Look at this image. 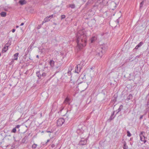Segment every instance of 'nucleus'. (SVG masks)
<instances>
[{
	"label": "nucleus",
	"mask_w": 149,
	"mask_h": 149,
	"mask_svg": "<svg viewBox=\"0 0 149 149\" xmlns=\"http://www.w3.org/2000/svg\"><path fill=\"white\" fill-rule=\"evenodd\" d=\"M76 37L77 44V47L80 50L86 45L87 37L82 30H80L78 31Z\"/></svg>",
	"instance_id": "1"
},
{
	"label": "nucleus",
	"mask_w": 149,
	"mask_h": 149,
	"mask_svg": "<svg viewBox=\"0 0 149 149\" xmlns=\"http://www.w3.org/2000/svg\"><path fill=\"white\" fill-rule=\"evenodd\" d=\"M106 47L103 45L100 46L96 49V55L101 58L106 50Z\"/></svg>",
	"instance_id": "2"
},
{
	"label": "nucleus",
	"mask_w": 149,
	"mask_h": 149,
	"mask_svg": "<svg viewBox=\"0 0 149 149\" xmlns=\"http://www.w3.org/2000/svg\"><path fill=\"white\" fill-rule=\"evenodd\" d=\"M107 3V0H98L93 6L94 7H96L98 8H101L104 6L106 5Z\"/></svg>",
	"instance_id": "3"
},
{
	"label": "nucleus",
	"mask_w": 149,
	"mask_h": 149,
	"mask_svg": "<svg viewBox=\"0 0 149 149\" xmlns=\"http://www.w3.org/2000/svg\"><path fill=\"white\" fill-rule=\"evenodd\" d=\"M36 75L39 79H42L46 76V73L41 71H39L36 72Z\"/></svg>",
	"instance_id": "4"
},
{
	"label": "nucleus",
	"mask_w": 149,
	"mask_h": 149,
	"mask_svg": "<svg viewBox=\"0 0 149 149\" xmlns=\"http://www.w3.org/2000/svg\"><path fill=\"white\" fill-rule=\"evenodd\" d=\"M70 99L68 97H67L65 99V100L63 102V104H62L61 107L60 108V111L61 112L64 109L65 106H63V105L65 104H70Z\"/></svg>",
	"instance_id": "5"
},
{
	"label": "nucleus",
	"mask_w": 149,
	"mask_h": 149,
	"mask_svg": "<svg viewBox=\"0 0 149 149\" xmlns=\"http://www.w3.org/2000/svg\"><path fill=\"white\" fill-rule=\"evenodd\" d=\"M65 120L63 118H59L57 121V126L58 127H60L64 123Z\"/></svg>",
	"instance_id": "6"
},
{
	"label": "nucleus",
	"mask_w": 149,
	"mask_h": 149,
	"mask_svg": "<svg viewBox=\"0 0 149 149\" xmlns=\"http://www.w3.org/2000/svg\"><path fill=\"white\" fill-rule=\"evenodd\" d=\"M87 143V141L84 139L81 140L79 142V144L81 145H84L86 144Z\"/></svg>",
	"instance_id": "7"
},
{
	"label": "nucleus",
	"mask_w": 149,
	"mask_h": 149,
	"mask_svg": "<svg viewBox=\"0 0 149 149\" xmlns=\"http://www.w3.org/2000/svg\"><path fill=\"white\" fill-rule=\"evenodd\" d=\"M18 3L20 5L22 6L26 4L27 3V1L25 0H20L19 1Z\"/></svg>",
	"instance_id": "8"
},
{
	"label": "nucleus",
	"mask_w": 149,
	"mask_h": 149,
	"mask_svg": "<svg viewBox=\"0 0 149 149\" xmlns=\"http://www.w3.org/2000/svg\"><path fill=\"white\" fill-rule=\"evenodd\" d=\"M81 68L80 67H79V68L78 65H77L75 67V72L78 73L80 71Z\"/></svg>",
	"instance_id": "9"
},
{
	"label": "nucleus",
	"mask_w": 149,
	"mask_h": 149,
	"mask_svg": "<svg viewBox=\"0 0 149 149\" xmlns=\"http://www.w3.org/2000/svg\"><path fill=\"white\" fill-rule=\"evenodd\" d=\"M50 65L52 67H54V61L52 60H50L49 62Z\"/></svg>",
	"instance_id": "10"
},
{
	"label": "nucleus",
	"mask_w": 149,
	"mask_h": 149,
	"mask_svg": "<svg viewBox=\"0 0 149 149\" xmlns=\"http://www.w3.org/2000/svg\"><path fill=\"white\" fill-rule=\"evenodd\" d=\"M11 45V44L10 43L9 44H8V42L5 45V47H7V49L6 50L3 49V52H6L8 49V47Z\"/></svg>",
	"instance_id": "11"
},
{
	"label": "nucleus",
	"mask_w": 149,
	"mask_h": 149,
	"mask_svg": "<svg viewBox=\"0 0 149 149\" xmlns=\"http://www.w3.org/2000/svg\"><path fill=\"white\" fill-rule=\"evenodd\" d=\"M19 54V53H17L15 54L14 55V58L13 60H17L18 58V56Z\"/></svg>",
	"instance_id": "12"
},
{
	"label": "nucleus",
	"mask_w": 149,
	"mask_h": 149,
	"mask_svg": "<svg viewBox=\"0 0 149 149\" xmlns=\"http://www.w3.org/2000/svg\"><path fill=\"white\" fill-rule=\"evenodd\" d=\"M123 105H120L118 109L116 111V114H117L120 111L121 109H123Z\"/></svg>",
	"instance_id": "13"
},
{
	"label": "nucleus",
	"mask_w": 149,
	"mask_h": 149,
	"mask_svg": "<svg viewBox=\"0 0 149 149\" xmlns=\"http://www.w3.org/2000/svg\"><path fill=\"white\" fill-rule=\"evenodd\" d=\"M133 98V96L131 94H130L127 97V98L126 99V100L128 101L130 100H131Z\"/></svg>",
	"instance_id": "14"
},
{
	"label": "nucleus",
	"mask_w": 149,
	"mask_h": 149,
	"mask_svg": "<svg viewBox=\"0 0 149 149\" xmlns=\"http://www.w3.org/2000/svg\"><path fill=\"white\" fill-rule=\"evenodd\" d=\"M115 111H114L111 114L110 118L109 119V120H110V121L113 120L114 118V113L115 112Z\"/></svg>",
	"instance_id": "15"
},
{
	"label": "nucleus",
	"mask_w": 149,
	"mask_h": 149,
	"mask_svg": "<svg viewBox=\"0 0 149 149\" xmlns=\"http://www.w3.org/2000/svg\"><path fill=\"white\" fill-rule=\"evenodd\" d=\"M72 70V67H69L68 69V72L67 73L69 76H70L71 74V71Z\"/></svg>",
	"instance_id": "16"
},
{
	"label": "nucleus",
	"mask_w": 149,
	"mask_h": 149,
	"mask_svg": "<svg viewBox=\"0 0 149 149\" xmlns=\"http://www.w3.org/2000/svg\"><path fill=\"white\" fill-rule=\"evenodd\" d=\"M6 13L5 12H2L0 13V15L1 17H4L6 15Z\"/></svg>",
	"instance_id": "17"
},
{
	"label": "nucleus",
	"mask_w": 149,
	"mask_h": 149,
	"mask_svg": "<svg viewBox=\"0 0 149 149\" xmlns=\"http://www.w3.org/2000/svg\"><path fill=\"white\" fill-rule=\"evenodd\" d=\"M96 39V38L95 36L93 37L92 38H91V43H93L94 41Z\"/></svg>",
	"instance_id": "18"
},
{
	"label": "nucleus",
	"mask_w": 149,
	"mask_h": 149,
	"mask_svg": "<svg viewBox=\"0 0 149 149\" xmlns=\"http://www.w3.org/2000/svg\"><path fill=\"white\" fill-rule=\"evenodd\" d=\"M116 97H117L115 96L114 95L113 97V99L112 100V102H113L115 103L116 101Z\"/></svg>",
	"instance_id": "19"
},
{
	"label": "nucleus",
	"mask_w": 149,
	"mask_h": 149,
	"mask_svg": "<svg viewBox=\"0 0 149 149\" xmlns=\"http://www.w3.org/2000/svg\"><path fill=\"white\" fill-rule=\"evenodd\" d=\"M69 7H70L71 8H75V5L74 4H69Z\"/></svg>",
	"instance_id": "20"
},
{
	"label": "nucleus",
	"mask_w": 149,
	"mask_h": 149,
	"mask_svg": "<svg viewBox=\"0 0 149 149\" xmlns=\"http://www.w3.org/2000/svg\"><path fill=\"white\" fill-rule=\"evenodd\" d=\"M43 3L44 5H47L49 3V2H48L46 0H43Z\"/></svg>",
	"instance_id": "21"
},
{
	"label": "nucleus",
	"mask_w": 149,
	"mask_h": 149,
	"mask_svg": "<svg viewBox=\"0 0 149 149\" xmlns=\"http://www.w3.org/2000/svg\"><path fill=\"white\" fill-rule=\"evenodd\" d=\"M143 42H139V43L137 45L139 47H141L142 45L143 44Z\"/></svg>",
	"instance_id": "22"
},
{
	"label": "nucleus",
	"mask_w": 149,
	"mask_h": 149,
	"mask_svg": "<svg viewBox=\"0 0 149 149\" xmlns=\"http://www.w3.org/2000/svg\"><path fill=\"white\" fill-rule=\"evenodd\" d=\"M143 4H144V1H143L142 2H141L140 4V8H141V7H142V6L143 5Z\"/></svg>",
	"instance_id": "23"
},
{
	"label": "nucleus",
	"mask_w": 149,
	"mask_h": 149,
	"mask_svg": "<svg viewBox=\"0 0 149 149\" xmlns=\"http://www.w3.org/2000/svg\"><path fill=\"white\" fill-rule=\"evenodd\" d=\"M48 17H46L44 19V21L45 22H48V21H49L50 20V19H49Z\"/></svg>",
	"instance_id": "24"
},
{
	"label": "nucleus",
	"mask_w": 149,
	"mask_h": 149,
	"mask_svg": "<svg viewBox=\"0 0 149 149\" xmlns=\"http://www.w3.org/2000/svg\"><path fill=\"white\" fill-rule=\"evenodd\" d=\"M127 136H128L129 137H130V136H131L132 135L129 131H127Z\"/></svg>",
	"instance_id": "25"
},
{
	"label": "nucleus",
	"mask_w": 149,
	"mask_h": 149,
	"mask_svg": "<svg viewBox=\"0 0 149 149\" xmlns=\"http://www.w3.org/2000/svg\"><path fill=\"white\" fill-rule=\"evenodd\" d=\"M16 131V128L15 127L12 130L11 132L13 133H15Z\"/></svg>",
	"instance_id": "26"
},
{
	"label": "nucleus",
	"mask_w": 149,
	"mask_h": 149,
	"mask_svg": "<svg viewBox=\"0 0 149 149\" xmlns=\"http://www.w3.org/2000/svg\"><path fill=\"white\" fill-rule=\"evenodd\" d=\"M123 149H127L128 147L126 145V144H124V146H123Z\"/></svg>",
	"instance_id": "27"
},
{
	"label": "nucleus",
	"mask_w": 149,
	"mask_h": 149,
	"mask_svg": "<svg viewBox=\"0 0 149 149\" xmlns=\"http://www.w3.org/2000/svg\"><path fill=\"white\" fill-rule=\"evenodd\" d=\"M140 136V139L142 141H143V140L144 139H145V136H143V137L141 136Z\"/></svg>",
	"instance_id": "28"
},
{
	"label": "nucleus",
	"mask_w": 149,
	"mask_h": 149,
	"mask_svg": "<svg viewBox=\"0 0 149 149\" xmlns=\"http://www.w3.org/2000/svg\"><path fill=\"white\" fill-rule=\"evenodd\" d=\"M146 107L147 108H149V100H148V101L147 102Z\"/></svg>",
	"instance_id": "29"
},
{
	"label": "nucleus",
	"mask_w": 149,
	"mask_h": 149,
	"mask_svg": "<svg viewBox=\"0 0 149 149\" xmlns=\"http://www.w3.org/2000/svg\"><path fill=\"white\" fill-rule=\"evenodd\" d=\"M37 146V144H33L32 145V148H36V146Z\"/></svg>",
	"instance_id": "30"
},
{
	"label": "nucleus",
	"mask_w": 149,
	"mask_h": 149,
	"mask_svg": "<svg viewBox=\"0 0 149 149\" xmlns=\"http://www.w3.org/2000/svg\"><path fill=\"white\" fill-rule=\"evenodd\" d=\"M43 24V23H42V24H40V25H38L37 28V29H40L42 26V25Z\"/></svg>",
	"instance_id": "31"
},
{
	"label": "nucleus",
	"mask_w": 149,
	"mask_h": 149,
	"mask_svg": "<svg viewBox=\"0 0 149 149\" xmlns=\"http://www.w3.org/2000/svg\"><path fill=\"white\" fill-rule=\"evenodd\" d=\"M61 19H62L65 18V15H61Z\"/></svg>",
	"instance_id": "32"
},
{
	"label": "nucleus",
	"mask_w": 149,
	"mask_h": 149,
	"mask_svg": "<svg viewBox=\"0 0 149 149\" xmlns=\"http://www.w3.org/2000/svg\"><path fill=\"white\" fill-rule=\"evenodd\" d=\"M53 15H51L49 16H48V17L49 18H50V19L51 18H52L53 17Z\"/></svg>",
	"instance_id": "33"
},
{
	"label": "nucleus",
	"mask_w": 149,
	"mask_h": 149,
	"mask_svg": "<svg viewBox=\"0 0 149 149\" xmlns=\"http://www.w3.org/2000/svg\"><path fill=\"white\" fill-rule=\"evenodd\" d=\"M20 127V125H17L15 127V128H19Z\"/></svg>",
	"instance_id": "34"
},
{
	"label": "nucleus",
	"mask_w": 149,
	"mask_h": 149,
	"mask_svg": "<svg viewBox=\"0 0 149 149\" xmlns=\"http://www.w3.org/2000/svg\"><path fill=\"white\" fill-rule=\"evenodd\" d=\"M143 115L141 116L139 118L141 120V119H142L143 118Z\"/></svg>",
	"instance_id": "35"
},
{
	"label": "nucleus",
	"mask_w": 149,
	"mask_h": 149,
	"mask_svg": "<svg viewBox=\"0 0 149 149\" xmlns=\"http://www.w3.org/2000/svg\"><path fill=\"white\" fill-rule=\"evenodd\" d=\"M139 47L138 46V45H137L135 47V48L134 49H137Z\"/></svg>",
	"instance_id": "36"
},
{
	"label": "nucleus",
	"mask_w": 149,
	"mask_h": 149,
	"mask_svg": "<svg viewBox=\"0 0 149 149\" xmlns=\"http://www.w3.org/2000/svg\"><path fill=\"white\" fill-rule=\"evenodd\" d=\"M34 42H32L31 45V47H32V46L34 44Z\"/></svg>",
	"instance_id": "37"
},
{
	"label": "nucleus",
	"mask_w": 149,
	"mask_h": 149,
	"mask_svg": "<svg viewBox=\"0 0 149 149\" xmlns=\"http://www.w3.org/2000/svg\"><path fill=\"white\" fill-rule=\"evenodd\" d=\"M15 29H13L12 30V31L13 33H14L15 32Z\"/></svg>",
	"instance_id": "38"
},
{
	"label": "nucleus",
	"mask_w": 149,
	"mask_h": 149,
	"mask_svg": "<svg viewBox=\"0 0 149 149\" xmlns=\"http://www.w3.org/2000/svg\"><path fill=\"white\" fill-rule=\"evenodd\" d=\"M143 141L144 143H146V142L147 141H146V140H145V139H144L143 140Z\"/></svg>",
	"instance_id": "39"
},
{
	"label": "nucleus",
	"mask_w": 149,
	"mask_h": 149,
	"mask_svg": "<svg viewBox=\"0 0 149 149\" xmlns=\"http://www.w3.org/2000/svg\"><path fill=\"white\" fill-rule=\"evenodd\" d=\"M24 23H23H23H22L21 24H20V26H23V25H24Z\"/></svg>",
	"instance_id": "40"
},
{
	"label": "nucleus",
	"mask_w": 149,
	"mask_h": 149,
	"mask_svg": "<svg viewBox=\"0 0 149 149\" xmlns=\"http://www.w3.org/2000/svg\"><path fill=\"white\" fill-rule=\"evenodd\" d=\"M46 132H48V133H52V132H51V131H47Z\"/></svg>",
	"instance_id": "41"
},
{
	"label": "nucleus",
	"mask_w": 149,
	"mask_h": 149,
	"mask_svg": "<svg viewBox=\"0 0 149 149\" xmlns=\"http://www.w3.org/2000/svg\"><path fill=\"white\" fill-rule=\"evenodd\" d=\"M7 49V47H5V46L4 47L3 49L6 50Z\"/></svg>",
	"instance_id": "42"
},
{
	"label": "nucleus",
	"mask_w": 149,
	"mask_h": 149,
	"mask_svg": "<svg viewBox=\"0 0 149 149\" xmlns=\"http://www.w3.org/2000/svg\"><path fill=\"white\" fill-rule=\"evenodd\" d=\"M50 140L48 139L47 140V142L45 144H47L48 142Z\"/></svg>",
	"instance_id": "43"
},
{
	"label": "nucleus",
	"mask_w": 149,
	"mask_h": 149,
	"mask_svg": "<svg viewBox=\"0 0 149 149\" xmlns=\"http://www.w3.org/2000/svg\"><path fill=\"white\" fill-rule=\"evenodd\" d=\"M93 67H91V68H90V69H91V70H93Z\"/></svg>",
	"instance_id": "44"
},
{
	"label": "nucleus",
	"mask_w": 149,
	"mask_h": 149,
	"mask_svg": "<svg viewBox=\"0 0 149 149\" xmlns=\"http://www.w3.org/2000/svg\"><path fill=\"white\" fill-rule=\"evenodd\" d=\"M8 44H9L10 43L11 44V43L10 42H9V41H8Z\"/></svg>",
	"instance_id": "45"
},
{
	"label": "nucleus",
	"mask_w": 149,
	"mask_h": 149,
	"mask_svg": "<svg viewBox=\"0 0 149 149\" xmlns=\"http://www.w3.org/2000/svg\"><path fill=\"white\" fill-rule=\"evenodd\" d=\"M36 57L37 58H39V56L37 55L36 56Z\"/></svg>",
	"instance_id": "46"
},
{
	"label": "nucleus",
	"mask_w": 149,
	"mask_h": 149,
	"mask_svg": "<svg viewBox=\"0 0 149 149\" xmlns=\"http://www.w3.org/2000/svg\"><path fill=\"white\" fill-rule=\"evenodd\" d=\"M16 27L17 28H18V27H19V26H16Z\"/></svg>",
	"instance_id": "47"
},
{
	"label": "nucleus",
	"mask_w": 149,
	"mask_h": 149,
	"mask_svg": "<svg viewBox=\"0 0 149 149\" xmlns=\"http://www.w3.org/2000/svg\"><path fill=\"white\" fill-rule=\"evenodd\" d=\"M52 147H53L54 146L53 145H52Z\"/></svg>",
	"instance_id": "48"
},
{
	"label": "nucleus",
	"mask_w": 149,
	"mask_h": 149,
	"mask_svg": "<svg viewBox=\"0 0 149 149\" xmlns=\"http://www.w3.org/2000/svg\"><path fill=\"white\" fill-rule=\"evenodd\" d=\"M141 133L142 134V132H141Z\"/></svg>",
	"instance_id": "49"
},
{
	"label": "nucleus",
	"mask_w": 149,
	"mask_h": 149,
	"mask_svg": "<svg viewBox=\"0 0 149 149\" xmlns=\"http://www.w3.org/2000/svg\"><path fill=\"white\" fill-rule=\"evenodd\" d=\"M139 57V56H138V57Z\"/></svg>",
	"instance_id": "50"
},
{
	"label": "nucleus",
	"mask_w": 149,
	"mask_h": 149,
	"mask_svg": "<svg viewBox=\"0 0 149 149\" xmlns=\"http://www.w3.org/2000/svg\"><path fill=\"white\" fill-rule=\"evenodd\" d=\"M26 137H24V139H25Z\"/></svg>",
	"instance_id": "51"
}]
</instances>
